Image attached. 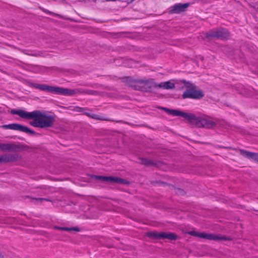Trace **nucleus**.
Instances as JSON below:
<instances>
[{"label": "nucleus", "mask_w": 258, "mask_h": 258, "mask_svg": "<svg viewBox=\"0 0 258 258\" xmlns=\"http://www.w3.org/2000/svg\"><path fill=\"white\" fill-rule=\"evenodd\" d=\"M127 84L130 87L137 90L147 91L148 89L157 88L158 84L153 79L150 80H134L127 78Z\"/></svg>", "instance_id": "20e7f679"}, {"label": "nucleus", "mask_w": 258, "mask_h": 258, "mask_svg": "<svg viewBox=\"0 0 258 258\" xmlns=\"http://www.w3.org/2000/svg\"><path fill=\"white\" fill-rule=\"evenodd\" d=\"M112 182L122 184H128L130 183L129 181L124 179L116 177H112Z\"/></svg>", "instance_id": "f3484780"}, {"label": "nucleus", "mask_w": 258, "mask_h": 258, "mask_svg": "<svg viewBox=\"0 0 258 258\" xmlns=\"http://www.w3.org/2000/svg\"><path fill=\"white\" fill-rule=\"evenodd\" d=\"M2 144H0V150L2 151Z\"/></svg>", "instance_id": "a878e982"}, {"label": "nucleus", "mask_w": 258, "mask_h": 258, "mask_svg": "<svg viewBox=\"0 0 258 258\" xmlns=\"http://www.w3.org/2000/svg\"><path fill=\"white\" fill-rule=\"evenodd\" d=\"M157 87L163 88L164 89H172L174 88L175 85L170 81H167L161 82V83L158 84Z\"/></svg>", "instance_id": "4468645a"}, {"label": "nucleus", "mask_w": 258, "mask_h": 258, "mask_svg": "<svg viewBox=\"0 0 258 258\" xmlns=\"http://www.w3.org/2000/svg\"><path fill=\"white\" fill-rule=\"evenodd\" d=\"M140 163L142 164L145 165L146 166H156L157 164L154 163L153 161L150 160L146 158H140Z\"/></svg>", "instance_id": "dca6fc26"}, {"label": "nucleus", "mask_w": 258, "mask_h": 258, "mask_svg": "<svg viewBox=\"0 0 258 258\" xmlns=\"http://www.w3.org/2000/svg\"><path fill=\"white\" fill-rule=\"evenodd\" d=\"M4 255L2 254V253L0 252V258H4Z\"/></svg>", "instance_id": "393cba45"}, {"label": "nucleus", "mask_w": 258, "mask_h": 258, "mask_svg": "<svg viewBox=\"0 0 258 258\" xmlns=\"http://www.w3.org/2000/svg\"><path fill=\"white\" fill-rule=\"evenodd\" d=\"M204 94L201 90L189 89L183 92L182 97L183 99L189 98L192 99H200Z\"/></svg>", "instance_id": "1a4fd4ad"}, {"label": "nucleus", "mask_w": 258, "mask_h": 258, "mask_svg": "<svg viewBox=\"0 0 258 258\" xmlns=\"http://www.w3.org/2000/svg\"><path fill=\"white\" fill-rule=\"evenodd\" d=\"M17 159V157L14 155L6 154L0 156V163L14 162Z\"/></svg>", "instance_id": "ddd939ff"}, {"label": "nucleus", "mask_w": 258, "mask_h": 258, "mask_svg": "<svg viewBox=\"0 0 258 258\" xmlns=\"http://www.w3.org/2000/svg\"><path fill=\"white\" fill-rule=\"evenodd\" d=\"M1 127L4 129H9L15 131H19L30 135H35L34 131L29 128L19 123H12L6 125H3Z\"/></svg>", "instance_id": "0eeeda50"}, {"label": "nucleus", "mask_w": 258, "mask_h": 258, "mask_svg": "<svg viewBox=\"0 0 258 258\" xmlns=\"http://www.w3.org/2000/svg\"><path fill=\"white\" fill-rule=\"evenodd\" d=\"M26 147V146L15 144H2V151L4 152H19L24 150Z\"/></svg>", "instance_id": "9d476101"}, {"label": "nucleus", "mask_w": 258, "mask_h": 258, "mask_svg": "<svg viewBox=\"0 0 258 258\" xmlns=\"http://www.w3.org/2000/svg\"><path fill=\"white\" fill-rule=\"evenodd\" d=\"M33 200L36 201L37 202H41L44 201H47V199L44 198H35Z\"/></svg>", "instance_id": "4be33fe9"}, {"label": "nucleus", "mask_w": 258, "mask_h": 258, "mask_svg": "<svg viewBox=\"0 0 258 258\" xmlns=\"http://www.w3.org/2000/svg\"><path fill=\"white\" fill-rule=\"evenodd\" d=\"M53 228L56 230H59L62 231H76V232H79L80 231V229L79 228L75 227H72V228H68L65 227H59L57 226H54L53 227Z\"/></svg>", "instance_id": "2eb2a0df"}, {"label": "nucleus", "mask_w": 258, "mask_h": 258, "mask_svg": "<svg viewBox=\"0 0 258 258\" xmlns=\"http://www.w3.org/2000/svg\"><path fill=\"white\" fill-rule=\"evenodd\" d=\"M229 36V33L227 29L219 28L210 30L206 33V37L208 38H216L218 39H225Z\"/></svg>", "instance_id": "423d86ee"}, {"label": "nucleus", "mask_w": 258, "mask_h": 258, "mask_svg": "<svg viewBox=\"0 0 258 258\" xmlns=\"http://www.w3.org/2000/svg\"><path fill=\"white\" fill-rule=\"evenodd\" d=\"M148 236L155 239H168L170 240H175L177 236L173 233L166 232H150Z\"/></svg>", "instance_id": "6e6552de"}, {"label": "nucleus", "mask_w": 258, "mask_h": 258, "mask_svg": "<svg viewBox=\"0 0 258 258\" xmlns=\"http://www.w3.org/2000/svg\"><path fill=\"white\" fill-rule=\"evenodd\" d=\"M188 6V3L176 4L171 7L170 12L171 13L178 14L180 12L185 11Z\"/></svg>", "instance_id": "9b49d317"}, {"label": "nucleus", "mask_w": 258, "mask_h": 258, "mask_svg": "<svg viewBox=\"0 0 258 258\" xmlns=\"http://www.w3.org/2000/svg\"><path fill=\"white\" fill-rule=\"evenodd\" d=\"M168 112L173 116H180L195 124L198 127L211 128L215 126L216 123L211 119L203 117L197 116L194 114L188 113L182 111L166 109Z\"/></svg>", "instance_id": "f03ea898"}, {"label": "nucleus", "mask_w": 258, "mask_h": 258, "mask_svg": "<svg viewBox=\"0 0 258 258\" xmlns=\"http://www.w3.org/2000/svg\"><path fill=\"white\" fill-rule=\"evenodd\" d=\"M239 152L243 156L258 162V153H252L243 150H240Z\"/></svg>", "instance_id": "f8f14e48"}, {"label": "nucleus", "mask_w": 258, "mask_h": 258, "mask_svg": "<svg viewBox=\"0 0 258 258\" xmlns=\"http://www.w3.org/2000/svg\"><path fill=\"white\" fill-rule=\"evenodd\" d=\"M95 178L108 182H112V176H95Z\"/></svg>", "instance_id": "a211bd4d"}, {"label": "nucleus", "mask_w": 258, "mask_h": 258, "mask_svg": "<svg viewBox=\"0 0 258 258\" xmlns=\"http://www.w3.org/2000/svg\"><path fill=\"white\" fill-rule=\"evenodd\" d=\"M33 120L29 122V124L34 127H40L39 121L38 117H33Z\"/></svg>", "instance_id": "aec40b11"}, {"label": "nucleus", "mask_w": 258, "mask_h": 258, "mask_svg": "<svg viewBox=\"0 0 258 258\" xmlns=\"http://www.w3.org/2000/svg\"><path fill=\"white\" fill-rule=\"evenodd\" d=\"M91 118H94L97 120H107V119L103 118L101 116L96 114H92V115H91Z\"/></svg>", "instance_id": "412c9836"}, {"label": "nucleus", "mask_w": 258, "mask_h": 258, "mask_svg": "<svg viewBox=\"0 0 258 258\" xmlns=\"http://www.w3.org/2000/svg\"><path fill=\"white\" fill-rule=\"evenodd\" d=\"M85 109L83 108L76 107L74 109V110L77 112H83Z\"/></svg>", "instance_id": "5701e85b"}, {"label": "nucleus", "mask_w": 258, "mask_h": 258, "mask_svg": "<svg viewBox=\"0 0 258 258\" xmlns=\"http://www.w3.org/2000/svg\"><path fill=\"white\" fill-rule=\"evenodd\" d=\"M73 90H77L78 91V92H77L76 94H77V93H85V94H90V95H96L98 94V92L96 91H94V90H85V91H83V90H79V89H73Z\"/></svg>", "instance_id": "6ab92c4d"}, {"label": "nucleus", "mask_w": 258, "mask_h": 258, "mask_svg": "<svg viewBox=\"0 0 258 258\" xmlns=\"http://www.w3.org/2000/svg\"><path fill=\"white\" fill-rule=\"evenodd\" d=\"M29 86L35 89H39L54 94H61L67 96H73L78 92L77 90H71L70 89L63 88L59 87L50 86L44 84L29 83Z\"/></svg>", "instance_id": "7ed1b4c3"}, {"label": "nucleus", "mask_w": 258, "mask_h": 258, "mask_svg": "<svg viewBox=\"0 0 258 258\" xmlns=\"http://www.w3.org/2000/svg\"><path fill=\"white\" fill-rule=\"evenodd\" d=\"M11 113L13 114L18 115L24 119H30L35 117H38L40 128L51 127L55 121L54 116L47 115L38 110L28 112L22 109H13L11 111Z\"/></svg>", "instance_id": "f257e3e1"}, {"label": "nucleus", "mask_w": 258, "mask_h": 258, "mask_svg": "<svg viewBox=\"0 0 258 258\" xmlns=\"http://www.w3.org/2000/svg\"><path fill=\"white\" fill-rule=\"evenodd\" d=\"M188 233L192 236L199 237L202 238L207 239L211 240L230 241L232 240L231 238L221 234L198 232L195 231H189Z\"/></svg>", "instance_id": "39448f33"}, {"label": "nucleus", "mask_w": 258, "mask_h": 258, "mask_svg": "<svg viewBox=\"0 0 258 258\" xmlns=\"http://www.w3.org/2000/svg\"><path fill=\"white\" fill-rule=\"evenodd\" d=\"M85 114L87 115L88 116L90 117L91 118V115H92V114L90 113H88V112H86V113H85Z\"/></svg>", "instance_id": "b1692460"}]
</instances>
